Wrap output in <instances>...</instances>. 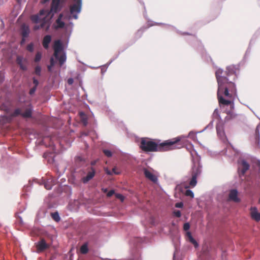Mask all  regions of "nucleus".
Masks as SVG:
<instances>
[{
    "label": "nucleus",
    "instance_id": "obj_1",
    "mask_svg": "<svg viewBox=\"0 0 260 260\" xmlns=\"http://www.w3.org/2000/svg\"><path fill=\"white\" fill-rule=\"evenodd\" d=\"M218 83L217 93L219 104L223 106L230 105L234 108V98L237 93L235 81L237 78L235 69L233 66L226 68L225 73L219 69L215 72Z\"/></svg>",
    "mask_w": 260,
    "mask_h": 260
},
{
    "label": "nucleus",
    "instance_id": "obj_2",
    "mask_svg": "<svg viewBox=\"0 0 260 260\" xmlns=\"http://www.w3.org/2000/svg\"><path fill=\"white\" fill-rule=\"evenodd\" d=\"M159 140H151L148 138L141 139L140 148L145 152H165L175 149L181 148L183 144L181 142L180 137L160 142Z\"/></svg>",
    "mask_w": 260,
    "mask_h": 260
},
{
    "label": "nucleus",
    "instance_id": "obj_3",
    "mask_svg": "<svg viewBox=\"0 0 260 260\" xmlns=\"http://www.w3.org/2000/svg\"><path fill=\"white\" fill-rule=\"evenodd\" d=\"M50 14L48 10H41L39 13L36 15H33L30 17L31 21L34 23H40V25H36L34 26V30H37L41 28L44 29L48 31L50 26V20L47 18Z\"/></svg>",
    "mask_w": 260,
    "mask_h": 260
},
{
    "label": "nucleus",
    "instance_id": "obj_4",
    "mask_svg": "<svg viewBox=\"0 0 260 260\" xmlns=\"http://www.w3.org/2000/svg\"><path fill=\"white\" fill-rule=\"evenodd\" d=\"M32 113V108L30 105L23 107L21 108H17L14 110L13 113L8 116H3L0 117V123H9L11 121L13 117L18 115H21L25 118H31Z\"/></svg>",
    "mask_w": 260,
    "mask_h": 260
},
{
    "label": "nucleus",
    "instance_id": "obj_5",
    "mask_svg": "<svg viewBox=\"0 0 260 260\" xmlns=\"http://www.w3.org/2000/svg\"><path fill=\"white\" fill-rule=\"evenodd\" d=\"M201 166L198 164L197 166L196 165H194L193 167L192 168V174H191V178L189 182V187H194L197 183V177L200 175L201 173ZM189 186L186 187V188H188Z\"/></svg>",
    "mask_w": 260,
    "mask_h": 260
},
{
    "label": "nucleus",
    "instance_id": "obj_6",
    "mask_svg": "<svg viewBox=\"0 0 260 260\" xmlns=\"http://www.w3.org/2000/svg\"><path fill=\"white\" fill-rule=\"evenodd\" d=\"M74 3L70 6V13L73 15L75 19H77V14L79 13L81 10L82 0H73Z\"/></svg>",
    "mask_w": 260,
    "mask_h": 260
},
{
    "label": "nucleus",
    "instance_id": "obj_7",
    "mask_svg": "<svg viewBox=\"0 0 260 260\" xmlns=\"http://www.w3.org/2000/svg\"><path fill=\"white\" fill-rule=\"evenodd\" d=\"M249 164L246 160H242L238 168V173L239 176L241 177L244 176L246 172L249 170Z\"/></svg>",
    "mask_w": 260,
    "mask_h": 260
},
{
    "label": "nucleus",
    "instance_id": "obj_8",
    "mask_svg": "<svg viewBox=\"0 0 260 260\" xmlns=\"http://www.w3.org/2000/svg\"><path fill=\"white\" fill-rule=\"evenodd\" d=\"M95 174V170L93 167H90L87 169V173L86 176L81 178V181L85 184L91 180Z\"/></svg>",
    "mask_w": 260,
    "mask_h": 260
},
{
    "label": "nucleus",
    "instance_id": "obj_9",
    "mask_svg": "<svg viewBox=\"0 0 260 260\" xmlns=\"http://www.w3.org/2000/svg\"><path fill=\"white\" fill-rule=\"evenodd\" d=\"M43 181L45 188L48 190L51 189L52 186L56 184V180L51 177L47 179L43 180Z\"/></svg>",
    "mask_w": 260,
    "mask_h": 260
},
{
    "label": "nucleus",
    "instance_id": "obj_10",
    "mask_svg": "<svg viewBox=\"0 0 260 260\" xmlns=\"http://www.w3.org/2000/svg\"><path fill=\"white\" fill-rule=\"evenodd\" d=\"M53 49L54 51V55L55 58L58 57V53L62 50V45L60 40H56L54 42Z\"/></svg>",
    "mask_w": 260,
    "mask_h": 260
},
{
    "label": "nucleus",
    "instance_id": "obj_11",
    "mask_svg": "<svg viewBox=\"0 0 260 260\" xmlns=\"http://www.w3.org/2000/svg\"><path fill=\"white\" fill-rule=\"evenodd\" d=\"M250 215L252 219L256 221L260 220V213L257 211V209L255 207H252L250 208Z\"/></svg>",
    "mask_w": 260,
    "mask_h": 260
},
{
    "label": "nucleus",
    "instance_id": "obj_12",
    "mask_svg": "<svg viewBox=\"0 0 260 260\" xmlns=\"http://www.w3.org/2000/svg\"><path fill=\"white\" fill-rule=\"evenodd\" d=\"M229 200L236 203L240 201V199L238 197V191L236 189H232L230 190L229 195Z\"/></svg>",
    "mask_w": 260,
    "mask_h": 260
},
{
    "label": "nucleus",
    "instance_id": "obj_13",
    "mask_svg": "<svg viewBox=\"0 0 260 260\" xmlns=\"http://www.w3.org/2000/svg\"><path fill=\"white\" fill-rule=\"evenodd\" d=\"M144 174L146 178L151 180L153 182H156L157 181V177L152 174L150 171L147 169H144Z\"/></svg>",
    "mask_w": 260,
    "mask_h": 260
},
{
    "label": "nucleus",
    "instance_id": "obj_14",
    "mask_svg": "<svg viewBox=\"0 0 260 260\" xmlns=\"http://www.w3.org/2000/svg\"><path fill=\"white\" fill-rule=\"evenodd\" d=\"M36 247L38 251H43L47 249L49 247V246L46 243L45 240L44 239H42L37 243Z\"/></svg>",
    "mask_w": 260,
    "mask_h": 260
},
{
    "label": "nucleus",
    "instance_id": "obj_15",
    "mask_svg": "<svg viewBox=\"0 0 260 260\" xmlns=\"http://www.w3.org/2000/svg\"><path fill=\"white\" fill-rule=\"evenodd\" d=\"M26 62V59L22 56H18L16 58V62L19 66L21 70L25 71L27 70V67L24 63Z\"/></svg>",
    "mask_w": 260,
    "mask_h": 260
},
{
    "label": "nucleus",
    "instance_id": "obj_16",
    "mask_svg": "<svg viewBox=\"0 0 260 260\" xmlns=\"http://www.w3.org/2000/svg\"><path fill=\"white\" fill-rule=\"evenodd\" d=\"M60 0H52L50 12L56 13L59 10V6Z\"/></svg>",
    "mask_w": 260,
    "mask_h": 260
},
{
    "label": "nucleus",
    "instance_id": "obj_17",
    "mask_svg": "<svg viewBox=\"0 0 260 260\" xmlns=\"http://www.w3.org/2000/svg\"><path fill=\"white\" fill-rule=\"evenodd\" d=\"M216 131L217 135L220 138H223L225 136L224 130H223V126L222 123L219 122L216 125Z\"/></svg>",
    "mask_w": 260,
    "mask_h": 260
},
{
    "label": "nucleus",
    "instance_id": "obj_18",
    "mask_svg": "<svg viewBox=\"0 0 260 260\" xmlns=\"http://www.w3.org/2000/svg\"><path fill=\"white\" fill-rule=\"evenodd\" d=\"M51 41V37L50 35H46L45 36L42 41V45L43 47L47 49L49 48V44Z\"/></svg>",
    "mask_w": 260,
    "mask_h": 260
},
{
    "label": "nucleus",
    "instance_id": "obj_19",
    "mask_svg": "<svg viewBox=\"0 0 260 260\" xmlns=\"http://www.w3.org/2000/svg\"><path fill=\"white\" fill-rule=\"evenodd\" d=\"M30 32L29 27L23 24L21 26V35L23 38H27Z\"/></svg>",
    "mask_w": 260,
    "mask_h": 260
},
{
    "label": "nucleus",
    "instance_id": "obj_20",
    "mask_svg": "<svg viewBox=\"0 0 260 260\" xmlns=\"http://www.w3.org/2000/svg\"><path fill=\"white\" fill-rule=\"evenodd\" d=\"M62 16V14H60L56 20V25L55 26V29L61 28L64 26V23L61 20Z\"/></svg>",
    "mask_w": 260,
    "mask_h": 260
},
{
    "label": "nucleus",
    "instance_id": "obj_21",
    "mask_svg": "<svg viewBox=\"0 0 260 260\" xmlns=\"http://www.w3.org/2000/svg\"><path fill=\"white\" fill-rule=\"evenodd\" d=\"M51 216L53 219L56 222H58L60 220V218L57 212L52 213Z\"/></svg>",
    "mask_w": 260,
    "mask_h": 260
},
{
    "label": "nucleus",
    "instance_id": "obj_22",
    "mask_svg": "<svg viewBox=\"0 0 260 260\" xmlns=\"http://www.w3.org/2000/svg\"><path fill=\"white\" fill-rule=\"evenodd\" d=\"M80 115L81 118V121L83 123L84 125H86L87 124V119L86 117L85 114L83 112H80Z\"/></svg>",
    "mask_w": 260,
    "mask_h": 260
},
{
    "label": "nucleus",
    "instance_id": "obj_23",
    "mask_svg": "<svg viewBox=\"0 0 260 260\" xmlns=\"http://www.w3.org/2000/svg\"><path fill=\"white\" fill-rule=\"evenodd\" d=\"M88 251V246L86 244H83L80 248V252L82 254H86Z\"/></svg>",
    "mask_w": 260,
    "mask_h": 260
},
{
    "label": "nucleus",
    "instance_id": "obj_24",
    "mask_svg": "<svg viewBox=\"0 0 260 260\" xmlns=\"http://www.w3.org/2000/svg\"><path fill=\"white\" fill-rule=\"evenodd\" d=\"M58 59L60 65H62L66 61V57L64 54L60 55L59 57L58 56L57 58Z\"/></svg>",
    "mask_w": 260,
    "mask_h": 260
},
{
    "label": "nucleus",
    "instance_id": "obj_25",
    "mask_svg": "<svg viewBox=\"0 0 260 260\" xmlns=\"http://www.w3.org/2000/svg\"><path fill=\"white\" fill-rule=\"evenodd\" d=\"M42 57V53L40 52H38L35 56L34 61L38 62L40 61Z\"/></svg>",
    "mask_w": 260,
    "mask_h": 260
},
{
    "label": "nucleus",
    "instance_id": "obj_26",
    "mask_svg": "<svg viewBox=\"0 0 260 260\" xmlns=\"http://www.w3.org/2000/svg\"><path fill=\"white\" fill-rule=\"evenodd\" d=\"M34 44L32 43H30V44H28L26 47V49L27 51H29L30 52H32L34 51Z\"/></svg>",
    "mask_w": 260,
    "mask_h": 260
},
{
    "label": "nucleus",
    "instance_id": "obj_27",
    "mask_svg": "<svg viewBox=\"0 0 260 260\" xmlns=\"http://www.w3.org/2000/svg\"><path fill=\"white\" fill-rule=\"evenodd\" d=\"M185 195L187 197H190L191 198H193L194 197V194L193 192L189 189H187L186 190L185 192Z\"/></svg>",
    "mask_w": 260,
    "mask_h": 260
},
{
    "label": "nucleus",
    "instance_id": "obj_28",
    "mask_svg": "<svg viewBox=\"0 0 260 260\" xmlns=\"http://www.w3.org/2000/svg\"><path fill=\"white\" fill-rule=\"evenodd\" d=\"M41 72V68L40 66H38L35 68V73L36 75L40 76Z\"/></svg>",
    "mask_w": 260,
    "mask_h": 260
},
{
    "label": "nucleus",
    "instance_id": "obj_29",
    "mask_svg": "<svg viewBox=\"0 0 260 260\" xmlns=\"http://www.w3.org/2000/svg\"><path fill=\"white\" fill-rule=\"evenodd\" d=\"M103 152H104V154L108 157H110L112 156V153L111 151L109 150L105 149L103 150Z\"/></svg>",
    "mask_w": 260,
    "mask_h": 260
},
{
    "label": "nucleus",
    "instance_id": "obj_30",
    "mask_svg": "<svg viewBox=\"0 0 260 260\" xmlns=\"http://www.w3.org/2000/svg\"><path fill=\"white\" fill-rule=\"evenodd\" d=\"M188 240L189 241V242L190 243H191L195 247H197L198 246V244L197 242L193 239V237H191V238L188 239Z\"/></svg>",
    "mask_w": 260,
    "mask_h": 260
},
{
    "label": "nucleus",
    "instance_id": "obj_31",
    "mask_svg": "<svg viewBox=\"0 0 260 260\" xmlns=\"http://www.w3.org/2000/svg\"><path fill=\"white\" fill-rule=\"evenodd\" d=\"M190 228V224L188 222L185 223L183 225V230L185 231H188Z\"/></svg>",
    "mask_w": 260,
    "mask_h": 260
},
{
    "label": "nucleus",
    "instance_id": "obj_32",
    "mask_svg": "<svg viewBox=\"0 0 260 260\" xmlns=\"http://www.w3.org/2000/svg\"><path fill=\"white\" fill-rule=\"evenodd\" d=\"M174 214L177 217H180L181 216V212L179 210H175L174 211Z\"/></svg>",
    "mask_w": 260,
    "mask_h": 260
},
{
    "label": "nucleus",
    "instance_id": "obj_33",
    "mask_svg": "<svg viewBox=\"0 0 260 260\" xmlns=\"http://www.w3.org/2000/svg\"><path fill=\"white\" fill-rule=\"evenodd\" d=\"M36 89H37V87H35L34 86L32 88H31L30 90H29V93L30 94V95H32L33 94L35 93L36 90Z\"/></svg>",
    "mask_w": 260,
    "mask_h": 260
},
{
    "label": "nucleus",
    "instance_id": "obj_34",
    "mask_svg": "<svg viewBox=\"0 0 260 260\" xmlns=\"http://www.w3.org/2000/svg\"><path fill=\"white\" fill-rule=\"evenodd\" d=\"M116 197L117 198L120 199L121 201H123L124 198L122 194L117 193L116 194Z\"/></svg>",
    "mask_w": 260,
    "mask_h": 260
},
{
    "label": "nucleus",
    "instance_id": "obj_35",
    "mask_svg": "<svg viewBox=\"0 0 260 260\" xmlns=\"http://www.w3.org/2000/svg\"><path fill=\"white\" fill-rule=\"evenodd\" d=\"M183 206V204L182 202L177 203L175 204V207L176 208H182Z\"/></svg>",
    "mask_w": 260,
    "mask_h": 260
},
{
    "label": "nucleus",
    "instance_id": "obj_36",
    "mask_svg": "<svg viewBox=\"0 0 260 260\" xmlns=\"http://www.w3.org/2000/svg\"><path fill=\"white\" fill-rule=\"evenodd\" d=\"M33 83L35 85L34 86L37 87V86H38V85L39 84V81L35 78H33Z\"/></svg>",
    "mask_w": 260,
    "mask_h": 260
},
{
    "label": "nucleus",
    "instance_id": "obj_37",
    "mask_svg": "<svg viewBox=\"0 0 260 260\" xmlns=\"http://www.w3.org/2000/svg\"><path fill=\"white\" fill-rule=\"evenodd\" d=\"M112 174H114L116 175H118L120 173L119 172L116 171V167H114L113 168V169L112 170Z\"/></svg>",
    "mask_w": 260,
    "mask_h": 260
},
{
    "label": "nucleus",
    "instance_id": "obj_38",
    "mask_svg": "<svg viewBox=\"0 0 260 260\" xmlns=\"http://www.w3.org/2000/svg\"><path fill=\"white\" fill-rule=\"evenodd\" d=\"M114 193V191L113 190H110L108 193H107V196L108 197H111L113 194Z\"/></svg>",
    "mask_w": 260,
    "mask_h": 260
},
{
    "label": "nucleus",
    "instance_id": "obj_39",
    "mask_svg": "<svg viewBox=\"0 0 260 260\" xmlns=\"http://www.w3.org/2000/svg\"><path fill=\"white\" fill-rule=\"evenodd\" d=\"M74 82V80L73 78H70L68 79V83L69 85H72Z\"/></svg>",
    "mask_w": 260,
    "mask_h": 260
},
{
    "label": "nucleus",
    "instance_id": "obj_40",
    "mask_svg": "<svg viewBox=\"0 0 260 260\" xmlns=\"http://www.w3.org/2000/svg\"><path fill=\"white\" fill-rule=\"evenodd\" d=\"M186 235L188 239H189L190 238L192 237V236L191 235V233L190 232H187V233L186 234Z\"/></svg>",
    "mask_w": 260,
    "mask_h": 260
},
{
    "label": "nucleus",
    "instance_id": "obj_41",
    "mask_svg": "<svg viewBox=\"0 0 260 260\" xmlns=\"http://www.w3.org/2000/svg\"><path fill=\"white\" fill-rule=\"evenodd\" d=\"M106 173L108 175H112V171H110L109 170H108L107 169H106L105 170Z\"/></svg>",
    "mask_w": 260,
    "mask_h": 260
},
{
    "label": "nucleus",
    "instance_id": "obj_42",
    "mask_svg": "<svg viewBox=\"0 0 260 260\" xmlns=\"http://www.w3.org/2000/svg\"><path fill=\"white\" fill-rule=\"evenodd\" d=\"M96 160H93L91 162V166H94L96 164Z\"/></svg>",
    "mask_w": 260,
    "mask_h": 260
},
{
    "label": "nucleus",
    "instance_id": "obj_43",
    "mask_svg": "<svg viewBox=\"0 0 260 260\" xmlns=\"http://www.w3.org/2000/svg\"><path fill=\"white\" fill-rule=\"evenodd\" d=\"M50 62H51V66H53L54 65V62H53V58H51Z\"/></svg>",
    "mask_w": 260,
    "mask_h": 260
},
{
    "label": "nucleus",
    "instance_id": "obj_44",
    "mask_svg": "<svg viewBox=\"0 0 260 260\" xmlns=\"http://www.w3.org/2000/svg\"><path fill=\"white\" fill-rule=\"evenodd\" d=\"M49 1V0H43V1H42V3H44H44H45L47 2H48Z\"/></svg>",
    "mask_w": 260,
    "mask_h": 260
},
{
    "label": "nucleus",
    "instance_id": "obj_45",
    "mask_svg": "<svg viewBox=\"0 0 260 260\" xmlns=\"http://www.w3.org/2000/svg\"><path fill=\"white\" fill-rule=\"evenodd\" d=\"M24 41H25V40H24V38H23V39H22V41H21V44H22V43H23V42H24Z\"/></svg>",
    "mask_w": 260,
    "mask_h": 260
},
{
    "label": "nucleus",
    "instance_id": "obj_46",
    "mask_svg": "<svg viewBox=\"0 0 260 260\" xmlns=\"http://www.w3.org/2000/svg\"><path fill=\"white\" fill-rule=\"evenodd\" d=\"M51 66H48V70H51Z\"/></svg>",
    "mask_w": 260,
    "mask_h": 260
},
{
    "label": "nucleus",
    "instance_id": "obj_47",
    "mask_svg": "<svg viewBox=\"0 0 260 260\" xmlns=\"http://www.w3.org/2000/svg\"><path fill=\"white\" fill-rule=\"evenodd\" d=\"M258 204H260V198L258 199Z\"/></svg>",
    "mask_w": 260,
    "mask_h": 260
},
{
    "label": "nucleus",
    "instance_id": "obj_48",
    "mask_svg": "<svg viewBox=\"0 0 260 260\" xmlns=\"http://www.w3.org/2000/svg\"><path fill=\"white\" fill-rule=\"evenodd\" d=\"M258 133V130L257 129V128L256 129V133Z\"/></svg>",
    "mask_w": 260,
    "mask_h": 260
}]
</instances>
